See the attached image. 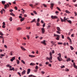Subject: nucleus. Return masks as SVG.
Segmentation results:
<instances>
[{"label":"nucleus","mask_w":77,"mask_h":77,"mask_svg":"<svg viewBox=\"0 0 77 77\" xmlns=\"http://www.w3.org/2000/svg\"><path fill=\"white\" fill-rule=\"evenodd\" d=\"M56 29L57 31H56V33L58 34H60V32H61V30L60 27H56Z\"/></svg>","instance_id":"1"},{"label":"nucleus","mask_w":77,"mask_h":77,"mask_svg":"<svg viewBox=\"0 0 77 77\" xmlns=\"http://www.w3.org/2000/svg\"><path fill=\"white\" fill-rule=\"evenodd\" d=\"M58 55L59 56V57H57V59L60 62V61H62V58H61V54L60 53H59Z\"/></svg>","instance_id":"2"},{"label":"nucleus","mask_w":77,"mask_h":77,"mask_svg":"<svg viewBox=\"0 0 77 77\" xmlns=\"http://www.w3.org/2000/svg\"><path fill=\"white\" fill-rule=\"evenodd\" d=\"M60 18L62 22H63V21L65 22L66 20H67V19L66 18V17H64V19H63L61 17H60Z\"/></svg>","instance_id":"3"},{"label":"nucleus","mask_w":77,"mask_h":77,"mask_svg":"<svg viewBox=\"0 0 77 77\" xmlns=\"http://www.w3.org/2000/svg\"><path fill=\"white\" fill-rule=\"evenodd\" d=\"M54 36H57V38H56V39H57V40H59V37H60V36H59V35H56L55 34H54Z\"/></svg>","instance_id":"4"},{"label":"nucleus","mask_w":77,"mask_h":77,"mask_svg":"<svg viewBox=\"0 0 77 77\" xmlns=\"http://www.w3.org/2000/svg\"><path fill=\"white\" fill-rule=\"evenodd\" d=\"M51 6L50 8L52 10L53 8V6H54V3H51Z\"/></svg>","instance_id":"5"},{"label":"nucleus","mask_w":77,"mask_h":77,"mask_svg":"<svg viewBox=\"0 0 77 77\" xmlns=\"http://www.w3.org/2000/svg\"><path fill=\"white\" fill-rule=\"evenodd\" d=\"M51 18L52 19H57L58 18L56 16H51Z\"/></svg>","instance_id":"6"},{"label":"nucleus","mask_w":77,"mask_h":77,"mask_svg":"<svg viewBox=\"0 0 77 77\" xmlns=\"http://www.w3.org/2000/svg\"><path fill=\"white\" fill-rule=\"evenodd\" d=\"M73 66H74V68H76V69H77V66L75 65V63L74 62L73 63Z\"/></svg>","instance_id":"7"},{"label":"nucleus","mask_w":77,"mask_h":77,"mask_svg":"<svg viewBox=\"0 0 77 77\" xmlns=\"http://www.w3.org/2000/svg\"><path fill=\"white\" fill-rule=\"evenodd\" d=\"M15 57H13L10 60L11 61V62L13 61L14 60H15Z\"/></svg>","instance_id":"8"},{"label":"nucleus","mask_w":77,"mask_h":77,"mask_svg":"<svg viewBox=\"0 0 77 77\" xmlns=\"http://www.w3.org/2000/svg\"><path fill=\"white\" fill-rule=\"evenodd\" d=\"M30 72V69H27V74H29Z\"/></svg>","instance_id":"9"},{"label":"nucleus","mask_w":77,"mask_h":77,"mask_svg":"<svg viewBox=\"0 0 77 77\" xmlns=\"http://www.w3.org/2000/svg\"><path fill=\"white\" fill-rule=\"evenodd\" d=\"M41 43L42 44H43L44 45H46V43H45V41L44 40V41L42 42Z\"/></svg>","instance_id":"10"},{"label":"nucleus","mask_w":77,"mask_h":77,"mask_svg":"<svg viewBox=\"0 0 77 77\" xmlns=\"http://www.w3.org/2000/svg\"><path fill=\"white\" fill-rule=\"evenodd\" d=\"M42 33H44L45 32V29H44V28H42Z\"/></svg>","instance_id":"11"},{"label":"nucleus","mask_w":77,"mask_h":77,"mask_svg":"<svg viewBox=\"0 0 77 77\" xmlns=\"http://www.w3.org/2000/svg\"><path fill=\"white\" fill-rule=\"evenodd\" d=\"M29 57H30L33 58V57H35V56H34V55H29Z\"/></svg>","instance_id":"12"},{"label":"nucleus","mask_w":77,"mask_h":77,"mask_svg":"<svg viewBox=\"0 0 77 77\" xmlns=\"http://www.w3.org/2000/svg\"><path fill=\"white\" fill-rule=\"evenodd\" d=\"M12 53H14V52H13V51H11L10 52V56H12V55H13V54Z\"/></svg>","instance_id":"13"},{"label":"nucleus","mask_w":77,"mask_h":77,"mask_svg":"<svg viewBox=\"0 0 77 77\" xmlns=\"http://www.w3.org/2000/svg\"><path fill=\"white\" fill-rule=\"evenodd\" d=\"M26 74V70H24L22 72V74L23 75V74Z\"/></svg>","instance_id":"14"},{"label":"nucleus","mask_w":77,"mask_h":77,"mask_svg":"<svg viewBox=\"0 0 77 77\" xmlns=\"http://www.w3.org/2000/svg\"><path fill=\"white\" fill-rule=\"evenodd\" d=\"M24 18H25L24 17L21 18V19H20V21L21 22H22V21H24Z\"/></svg>","instance_id":"15"},{"label":"nucleus","mask_w":77,"mask_h":77,"mask_svg":"<svg viewBox=\"0 0 77 77\" xmlns=\"http://www.w3.org/2000/svg\"><path fill=\"white\" fill-rule=\"evenodd\" d=\"M4 8L5 9H7V8H8V5H7V4H5L4 5Z\"/></svg>","instance_id":"16"},{"label":"nucleus","mask_w":77,"mask_h":77,"mask_svg":"<svg viewBox=\"0 0 77 77\" xmlns=\"http://www.w3.org/2000/svg\"><path fill=\"white\" fill-rule=\"evenodd\" d=\"M21 48L22 50L23 51H26V49L24 48H23V47H21Z\"/></svg>","instance_id":"17"},{"label":"nucleus","mask_w":77,"mask_h":77,"mask_svg":"<svg viewBox=\"0 0 77 77\" xmlns=\"http://www.w3.org/2000/svg\"><path fill=\"white\" fill-rule=\"evenodd\" d=\"M71 50H74V48L71 46H70Z\"/></svg>","instance_id":"18"},{"label":"nucleus","mask_w":77,"mask_h":77,"mask_svg":"<svg viewBox=\"0 0 77 77\" xmlns=\"http://www.w3.org/2000/svg\"><path fill=\"white\" fill-rule=\"evenodd\" d=\"M30 65H32V66H34V65H35V63H31L30 64Z\"/></svg>","instance_id":"19"},{"label":"nucleus","mask_w":77,"mask_h":77,"mask_svg":"<svg viewBox=\"0 0 77 77\" xmlns=\"http://www.w3.org/2000/svg\"><path fill=\"white\" fill-rule=\"evenodd\" d=\"M71 60V59H70V58H67V59L66 60L67 62H68L69 61H70Z\"/></svg>","instance_id":"20"},{"label":"nucleus","mask_w":77,"mask_h":77,"mask_svg":"<svg viewBox=\"0 0 77 77\" xmlns=\"http://www.w3.org/2000/svg\"><path fill=\"white\" fill-rule=\"evenodd\" d=\"M65 12L67 14H69L70 13V12H69V11L66 10L65 11Z\"/></svg>","instance_id":"21"},{"label":"nucleus","mask_w":77,"mask_h":77,"mask_svg":"<svg viewBox=\"0 0 77 77\" xmlns=\"http://www.w3.org/2000/svg\"><path fill=\"white\" fill-rule=\"evenodd\" d=\"M52 56H51L49 58V60H52Z\"/></svg>","instance_id":"22"},{"label":"nucleus","mask_w":77,"mask_h":77,"mask_svg":"<svg viewBox=\"0 0 77 77\" xmlns=\"http://www.w3.org/2000/svg\"><path fill=\"white\" fill-rule=\"evenodd\" d=\"M0 35L3 36V32H0Z\"/></svg>","instance_id":"23"},{"label":"nucleus","mask_w":77,"mask_h":77,"mask_svg":"<svg viewBox=\"0 0 77 77\" xmlns=\"http://www.w3.org/2000/svg\"><path fill=\"white\" fill-rule=\"evenodd\" d=\"M16 61L17 62V64H19V63H20V61H19V60H16Z\"/></svg>","instance_id":"24"},{"label":"nucleus","mask_w":77,"mask_h":77,"mask_svg":"<svg viewBox=\"0 0 77 77\" xmlns=\"http://www.w3.org/2000/svg\"><path fill=\"white\" fill-rule=\"evenodd\" d=\"M10 15H12V16H13V17H15V14L13 13H10Z\"/></svg>","instance_id":"25"},{"label":"nucleus","mask_w":77,"mask_h":77,"mask_svg":"<svg viewBox=\"0 0 77 77\" xmlns=\"http://www.w3.org/2000/svg\"><path fill=\"white\" fill-rule=\"evenodd\" d=\"M35 20H36L35 19H34L31 22V23H33V22H35Z\"/></svg>","instance_id":"26"},{"label":"nucleus","mask_w":77,"mask_h":77,"mask_svg":"<svg viewBox=\"0 0 77 77\" xmlns=\"http://www.w3.org/2000/svg\"><path fill=\"white\" fill-rule=\"evenodd\" d=\"M17 74L19 75L20 77H21V73L20 72H18Z\"/></svg>","instance_id":"27"},{"label":"nucleus","mask_w":77,"mask_h":77,"mask_svg":"<svg viewBox=\"0 0 77 77\" xmlns=\"http://www.w3.org/2000/svg\"><path fill=\"white\" fill-rule=\"evenodd\" d=\"M9 20L11 21H12V18L11 17L9 18Z\"/></svg>","instance_id":"28"},{"label":"nucleus","mask_w":77,"mask_h":77,"mask_svg":"<svg viewBox=\"0 0 77 77\" xmlns=\"http://www.w3.org/2000/svg\"><path fill=\"white\" fill-rule=\"evenodd\" d=\"M67 21L70 24H71V21L70 20H67Z\"/></svg>","instance_id":"29"},{"label":"nucleus","mask_w":77,"mask_h":77,"mask_svg":"<svg viewBox=\"0 0 77 77\" xmlns=\"http://www.w3.org/2000/svg\"><path fill=\"white\" fill-rule=\"evenodd\" d=\"M2 3L3 5H5V1H2Z\"/></svg>","instance_id":"30"},{"label":"nucleus","mask_w":77,"mask_h":77,"mask_svg":"<svg viewBox=\"0 0 77 77\" xmlns=\"http://www.w3.org/2000/svg\"><path fill=\"white\" fill-rule=\"evenodd\" d=\"M21 62H22V63H23V64H25V62H24V60H21Z\"/></svg>","instance_id":"31"},{"label":"nucleus","mask_w":77,"mask_h":77,"mask_svg":"<svg viewBox=\"0 0 77 77\" xmlns=\"http://www.w3.org/2000/svg\"><path fill=\"white\" fill-rule=\"evenodd\" d=\"M35 69H36L37 70H38V66H35Z\"/></svg>","instance_id":"32"},{"label":"nucleus","mask_w":77,"mask_h":77,"mask_svg":"<svg viewBox=\"0 0 77 77\" xmlns=\"http://www.w3.org/2000/svg\"><path fill=\"white\" fill-rule=\"evenodd\" d=\"M58 44L59 45H62V43L59 42L58 43Z\"/></svg>","instance_id":"33"},{"label":"nucleus","mask_w":77,"mask_h":77,"mask_svg":"<svg viewBox=\"0 0 77 77\" xmlns=\"http://www.w3.org/2000/svg\"><path fill=\"white\" fill-rule=\"evenodd\" d=\"M21 29L20 28H17V30H21Z\"/></svg>","instance_id":"34"},{"label":"nucleus","mask_w":77,"mask_h":77,"mask_svg":"<svg viewBox=\"0 0 77 77\" xmlns=\"http://www.w3.org/2000/svg\"><path fill=\"white\" fill-rule=\"evenodd\" d=\"M39 23L38 22L36 23V25L37 26H39Z\"/></svg>","instance_id":"35"},{"label":"nucleus","mask_w":77,"mask_h":77,"mask_svg":"<svg viewBox=\"0 0 77 77\" xmlns=\"http://www.w3.org/2000/svg\"><path fill=\"white\" fill-rule=\"evenodd\" d=\"M57 9H58V11H60V8H59L58 7H57Z\"/></svg>","instance_id":"36"},{"label":"nucleus","mask_w":77,"mask_h":77,"mask_svg":"<svg viewBox=\"0 0 77 77\" xmlns=\"http://www.w3.org/2000/svg\"><path fill=\"white\" fill-rule=\"evenodd\" d=\"M9 11L10 12H12L13 11V10L12 9H10L9 10Z\"/></svg>","instance_id":"37"},{"label":"nucleus","mask_w":77,"mask_h":77,"mask_svg":"<svg viewBox=\"0 0 77 77\" xmlns=\"http://www.w3.org/2000/svg\"><path fill=\"white\" fill-rule=\"evenodd\" d=\"M26 29H27V30L29 29H30V27H27L26 28Z\"/></svg>","instance_id":"38"},{"label":"nucleus","mask_w":77,"mask_h":77,"mask_svg":"<svg viewBox=\"0 0 77 77\" xmlns=\"http://www.w3.org/2000/svg\"><path fill=\"white\" fill-rule=\"evenodd\" d=\"M2 10L4 11V13H5V12H6V11L5 10V9H4V8H2Z\"/></svg>","instance_id":"39"},{"label":"nucleus","mask_w":77,"mask_h":77,"mask_svg":"<svg viewBox=\"0 0 77 77\" xmlns=\"http://www.w3.org/2000/svg\"><path fill=\"white\" fill-rule=\"evenodd\" d=\"M4 39V38H3V36H0V39Z\"/></svg>","instance_id":"40"},{"label":"nucleus","mask_w":77,"mask_h":77,"mask_svg":"<svg viewBox=\"0 0 77 77\" xmlns=\"http://www.w3.org/2000/svg\"><path fill=\"white\" fill-rule=\"evenodd\" d=\"M26 36H27V38H28V39H29V35H26Z\"/></svg>","instance_id":"41"},{"label":"nucleus","mask_w":77,"mask_h":77,"mask_svg":"<svg viewBox=\"0 0 77 77\" xmlns=\"http://www.w3.org/2000/svg\"><path fill=\"white\" fill-rule=\"evenodd\" d=\"M43 5H44V7H45V8H47V5H45V4H44Z\"/></svg>","instance_id":"42"},{"label":"nucleus","mask_w":77,"mask_h":77,"mask_svg":"<svg viewBox=\"0 0 77 77\" xmlns=\"http://www.w3.org/2000/svg\"><path fill=\"white\" fill-rule=\"evenodd\" d=\"M33 12L35 14V15H37V13H36V11H33Z\"/></svg>","instance_id":"43"},{"label":"nucleus","mask_w":77,"mask_h":77,"mask_svg":"<svg viewBox=\"0 0 77 77\" xmlns=\"http://www.w3.org/2000/svg\"><path fill=\"white\" fill-rule=\"evenodd\" d=\"M65 71H69V69H65Z\"/></svg>","instance_id":"44"},{"label":"nucleus","mask_w":77,"mask_h":77,"mask_svg":"<svg viewBox=\"0 0 77 77\" xmlns=\"http://www.w3.org/2000/svg\"><path fill=\"white\" fill-rule=\"evenodd\" d=\"M69 41V42L70 44H72V41H71V40H70Z\"/></svg>","instance_id":"45"},{"label":"nucleus","mask_w":77,"mask_h":77,"mask_svg":"<svg viewBox=\"0 0 77 77\" xmlns=\"http://www.w3.org/2000/svg\"><path fill=\"white\" fill-rule=\"evenodd\" d=\"M74 34H72L71 35V37H74Z\"/></svg>","instance_id":"46"},{"label":"nucleus","mask_w":77,"mask_h":77,"mask_svg":"<svg viewBox=\"0 0 77 77\" xmlns=\"http://www.w3.org/2000/svg\"><path fill=\"white\" fill-rule=\"evenodd\" d=\"M67 39H68L69 40V41H70V40H71V38H70L69 37H67Z\"/></svg>","instance_id":"47"},{"label":"nucleus","mask_w":77,"mask_h":77,"mask_svg":"<svg viewBox=\"0 0 77 77\" xmlns=\"http://www.w3.org/2000/svg\"><path fill=\"white\" fill-rule=\"evenodd\" d=\"M49 54L50 56H52V53L51 52H50L49 53Z\"/></svg>","instance_id":"48"},{"label":"nucleus","mask_w":77,"mask_h":77,"mask_svg":"<svg viewBox=\"0 0 77 77\" xmlns=\"http://www.w3.org/2000/svg\"><path fill=\"white\" fill-rule=\"evenodd\" d=\"M1 14H3V10H2L1 11Z\"/></svg>","instance_id":"49"},{"label":"nucleus","mask_w":77,"mask_h":77,"mask_svg":"<svg viewBox=\"0 0 77 77\" xmlns=\"http://www.w3.org/2000/svg\"><path fill=\"white\" fill-rule=\"evenodd\" d=\"M46 60H49V58L48 57H46Z\"/></svg>","instance_id":"50"},{"label":"nucleus","mask_w":77,"mask_h":77,"mask_svg":"<svg viewBox=\"0 0 77 77\" xmlns=\"http://www.w3.org/2000/svg\"><path fill=\"white\" fill-rule=\"evenodd\" d=\"M3 25H6V24H5V22H3Z\"/></svg>","instance_id":"51"},{"label":"nucleus","mask_w":77,"mask_h":77,"mask_svg":"<svg viewBox=\"0 0 77 77\" xmlns=\"http://www.w3.org/2000/svg\"><path fill=\"white\" fill-rule=\"evenodd\" d=\"M55 13L56 14H58V13H59V12L58 11H56V12H55Z\"/></svg>","instance_id":"52"},{"label":"nucleus","mask_w":77,"mask_h":77,"mask_svg":"<svg viewBox=\"0 0 77 77\" xmlns=\"http://www.w3.org/2000/svg\"><path fill=\"white\" fill-rule=\"evenodd\" d=\"M48 66H50V67H51V64H48Z\"/></svg>","instance_id":"53"},{"label":"nucleus","mask_w":77,"mask_h":77,"mask_svg":"<svg viewBox=\"0 0 77 77\" xmlns=\"http://www.w3.org/2000/svg\"><path fill=\"white\" fill-rule=\"evenodd\" d=\"M76 1H77L76 0H72V2H74V3Z\"/></svg>","instance_id":"54"},{"label":"nucleus","mask_w":77,"mask_h":77,"mask_svg":"<svg viewBox=\"0 0 77 77\" xmlns=\"http://www.w3.org/2000/svg\"><path fill=\"white\" fill-rule=\"evenodd\" d=\"M1 56L2 57H3V56H5V55H4V54H1Z\"/></svg>","instance_id":"55"},{"label":"nucleus","mask_w":77,"mask_h":77,"mask_svg":"<svg viewBox=\"0 0 77 77\" xmlns=\"http://www.w3.org/2000/svg\"><path fill=\"white\" fill-rule=\"evenodd\" d=\"M30 6H31V7H32V8H33V5L32 4L30 5Z\"/></svg>","instance_id":"56"},{"label":"nucleus","mask_w":77,"mask_h":77,"mask_svg":"<svg viewBox=\"0 0 77 77\" xmlns=\"http://www.w3.org/2000/svg\"><path fill=\"white\" fill-rule=\"evenodd\" d=\"M42 73V74H45V72L43 71H42L41 72Z\"/></svg>","instance_id":"57"},{"label":"nucleus","mask_w":77,"mask_h":77,"mask_svg":"<svg viewBox=\"0 0 77 77\" xmlns=\"http://www.w3.org/2000/svg\"><path fill=\"white\" fill-rule=\"evenodd\" d=\"M54 44H55L54 43L53 44H52V47H53V45H54Z\"/></svg>","instance_id":"58"},{"label":"nucleus","mask_w":77,"mask_h":77,"mask_svg":"<svg viewBox=\"0 0 77 77\" xmlns=\"http://www.w3.org/2000/svg\"><path fill=\"white\" fill-rule=\"evenodd\" d=\"M15 10H17V9H18V8L17 7H15Z\"/></svg>","instance_id":"59"},{"label":"nucleus","mask_w":77,"mask_h":77,"mask_svg":"<svg viewBox=\"0 0 77 77\" xmlns=\"http://www.w3.org/2000/svg\"><path fill=\"white\" fill-rule=\"evenodd\" d=\"M4 47L5 48H7V46H6V45H4Z\"/></svg>","instance_id":"60"},{"label":"nucleus","mask_w":77,"mask_h":77,"mask_svg":"<svg viewBox=\"0 0 77 77\" xmlns=\"http://www.w3.org/2000/svg\"><path fill=\"white\" fill-rule=\"evenodd\" d=\"M48 63H48V62H47L45 63L46 65H48Z\"/></svg>","instance_id":"61"},{"label":"nucleus","mask_w":77,"mask_h":77,"mask_svg":"<svg viewBox=\"0 0 77 77\" xmlns=\"http://www.w3.org/2000/svg\"><path fill=\"white\" fill-rule=\"evenodd\" d=\"M5 25H3L2 27L3 28H5Z\"/></svg>","instance_id":"62"},{"label":"nucleus","mask_w":77,"mask_h":77,"mask_svg":"<svg viewBox=\"0 0 77 77\" xmlns=\"http://www.w3.org/2000/svg\"><path fill=\"white\" fill-rule=\"evenodd\" d=\"M19 18H22V17L21 16H19Z\"/></svg>","instance_id":"63"},{"label":"nucleus","mask_w":77,"mask_h":77,"mask_svg":"<svg viewBox=\"0 0 77 77\" xmlns=\"http://www.w3.org/2000/svg\"><path fill=\"white\" fill-rule=\"evenodd\" d=\"M50 26H48L47 27V29H49L50 27Z\"/></svg>","instance_id":"64"}]
</instances>
